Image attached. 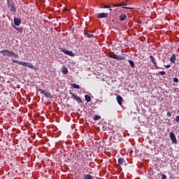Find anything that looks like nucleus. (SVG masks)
I'll list each match as a JSON object with an SVG mask.
<instances>
[{"label":"nucleus","mask_w":179,"mask_h":179,"mask_svg":"<svg viewBox=\"0 0 179 179\" xmlns=\"http://www.w3.org/2000/svg\"><path fill=\"white\" fill-rule=\"evenodd\" d=\"M85 34L87 35V37L88 38H93V37H94V35L90 34V33L89 31H85Z\"/></svg>","instance_id":"nucleus-14"},{"label":"nucleus","mask_w":179,"mask_h":179,"mask_svg":"<svg viewBox=\"0 0 179 179\" xmlns=\"http://www.w3.org/2000/svg\"><path fill=\"white\" fill-rule=\"evenodd\" d=\"M12 62L14 64H18V65H22L23 66H27V68H30V69H33V71H36L37 69V67L34 66L33 64L29 63V62H19L17 59H12Z\"/></svg>","instance_id":"nucleus-1"},{"label":"nucleus","mask_w":179,"mask_h":179,"mask_svg":"<svg viewBox=\"0 0 179 179\" xmlns=\"http://www.w3.org/2000/svg\"><path fill=\"white\" fill-rule=\"evenodd\" d=\"M10 12H16V4L13 0H6Z\"/></svg>","instance_id":"nucleus-3"},{"label":"nucleus","mask_w":179,"mask_h":179,"mask_svg":"<svg viewBox=\"0 0 179 179\" xmlns=\"http://www.w3.org/2000/svg\"><path fill=\"white\" fill-rule=\"evenodd\" d=\"M173 82H176V83H178L179 82L178 78L177 77L173 78Z\"/></svg>","instance_id":"nucleus-28"},{"label":"nucleus","mask_w":179,"mask_h":179,"mask_svg":"<svg viewBox=\"0 0 179 179\" xmlns=\"http://www.w3.org/2000/svg\"><path fill=\"white\" fill-rule=\"evenodd\" d=\"M175 121L179 122V115L176 117Z\"/></svg>","instance_id":"nucleus-32"},{"label":"nucleus","mask_w":179,"mask_h":179,"mask_svg":"<svg viewBox=\"0 0 179 179\" xmlns=\"http://www.w3.org/2000/svg\"><path fill=\"white\" fill-rule=\"evenodd\" d=\"M42 94H44V96L45 97H48V99H51V94L48 93V92H42Z\"/></svg>","instance_id":"nucleus-18"},{"label":"nucleus","mask_w":179,"mask_h":179,"mask_svg":"<svg viewBox=\"0 0 179 179\" xmlns=\"http://www.w3.org/2000/svg\"><path fill=\"white\" fill-rule=\"evenodd\" d=\"M83 178L84 179H92V178H93V176H92V175H90V174H85L83 176Z\"/></svg>","instance_id":"nucleus-19"},{"label":"nucleus","mask_w":179,"mask_h":179,"mask_svg":"<svg viewBox=\"0 0 179 179\" xmlns=\"http://www.w3.org/2000/svg\"><path fill=\"white\" fill-rule=\"evenodd\" d=\"M99 19H103V17H108V13H101L97 15Z\"/></svg>","instance_id":"nucleus-9"},{"label":"nucleus","mask_w":179,"mask_h":179,"mask_svg":"<svg viewBox=\"0 0 179 179\" xmlns=\"http://www.w3.org/2000/svg\"><path fill=\"white\" fill-rule=\"evenodd\" d=\"M127 6V3L125 2H122L120 3L114 4L113 8H115L117 6Z\"/></svg>","instance_id":"nucleus-16"},{"label":"nucleus","mask_w":179,"mask_h":179,"mask_svg":"<svg viewBox=\"0 0 179 179\" xmlns=\"http://www.w3.org/2000/svg\"><path fill=\"white\" fill-rule=\"evenodd\" d=\"M166 115L167 117H171L172 115L171 112H167Z\"/></svg>","instance_id":"nucleus-31"},{"label":"nucleus","mask_w":179,"mask_h":179,"mask_svg":"<svg viewBox=\"0 0 179 179\" xmlns=\"http://www.w3.org/2000/svg\"><path fill=\"white\" fill-rule=\"evenodd\" d=\"M59 50H62V52H63L64 54H66V55H69V57H75V54L72 51L66 50L62 48H59Z\"/></svg>","instance_id":"nucleus-5"},{"label":"nucleus","mask_w":179,"mask_h":179,"mask_svg":"<svg viewBox=\"0 0 179 179\" xmlns=\"http://www.w3.org/2000/svg\"><path fill=\"white\" fill-rule=\"evenodd\" d=\"M69 94L72 96V97H73L74 100H76V101L79 103H83V101H82V99L80 97H78L72 92H69Z\"/></svg>","instance_id":"nucleus-6"},{"label":"nucleus","mask_w":179,"mask_h":179,"mask_svg":"<svg viewBox=\"0 0 179 179\" xmlns=\"http://www.w3.org/2000/svg\"><path fill=\"white\" fill-rule=\"evenodd\" d=\"M20 23H22V20L19 18H14V24L15 26H20Z\"/></svg>","instance_id":"nucleus-10"},{"label":"nucleus","mask_w":179,"mask_h":179,"mask_svg":"<svg viewBox=\"0 0 179 179\" xmlns=\"http://www.w3.org/2000/svg\"><path fill=\"white\" fill-rule=\"evenodd\" d=\"M100 8H109L110 10H111V7H110V6H106V5H104L103 6H101Z\"/></svg>","instance_id":"nucleus-26"},{"label":"nucleus","mask_w":179,"mask_h":179,"mask_svg":"<svg viewBox=\"0 0 179 179\" xmlns=\"http://www.w3.org/2000/svg\"><path fill=\"white\" fill-rule=\"evenodd\" d=\"M85 99L87 103H90V101H92V98L88 94L85 95Z\"/></svg>","instance_id":"nucleus-15"},{"label":"nucleus","mask_w":179,"mask_h":179,"mask_svg":"<svg viewBox=\"0 0 179 179\" xmlns=\"http://www.w3.org/2000/svg\"><path fill=\"white\" fill-rule=\"evenodd\" d=\"M116 100L119 104V106H122V101H124V99L120 95H117Z\"/></svg>","instance_id":"nucleus-8"},{"label":"nucleus","mask_w":179,"mask_h":179,"mask_svg":"<svg viewBox=\"0 0 179 179\" xmlns=\"http://www.w3.org/2000/svg\"><path fill=\"white\" fill-rule=\"evenodd\" d=\"M176 54L173 53L170 58V62H171V64H176Z\"/></svg>","instance_id":"nucleus-13"},{"label":"nucleus","mask_w":179,"mask_h":179,"mask_svg":"<svg viewBox=\"0 0 179 179\" xmlns=\"http://www.w3.org/2000/svg\"><path fill=\"white\" fill-rule=\"evenodd\" d=\"M14 29H15V30H17V31H22V29L20 27H13Z\"/></svg>","instance_id":"nucleus-27"},{"label":"nucleus","mask_w":179,"mask_h":179,"mask_svg":"<svg viewBox=\"0 0 179 179\" xmlns=\"http://www.w3.org/2000/svg\"><path fill=\"white\" fill-rule=\"evenodd\" d=\"M129 63L130 66H131L132 68H135V63L134 62V61L129 60Z\"/></svg>","instance_id":"nucleus-23"},{"label":"nucleus","mask_w":179,"mask_h":179,"mask_svg":"<svg viewBox=\"0 0 179 179\" xmlns=\"http://www.w3.org/2000/svg\"><path fill=\"white\" fill-rule=\"evenodd\" d=\"M0 79H1V76H0Z\"/></svg>","instance_id":"nucleus-39"},{"label":"nucleus","mask_w":179,"mask_h":179,"mask_svg":"<svg viewBox=\"0 0 179 179\" xmlns=\"http://www.w3.org/2000/svg\"><path fill=\"white\" fill-rule=\"evenodd\" d=\"M127 19V15L125 14H122L120 16V20H121V22H124V20H125Z\"/></svg>","instance_id":"nucleus-17"},{"label":"nucleus","mask_w":179,"mask_h":179,"mask_svg":"<svg viewBox=\"0 0 179 179\" xmlns=\"http://www.w3.org/2000/svg\"><path fill=\"white\" fill-rule=\"evenodd\" d=\"M171 65L170 64H167L166 66H165L166 68L169 69V68H171Z\"/></svg>","instance_id":"nucleus-36"},{"label":"nucleus","mask_w":179,"mask_h":179,"mask_svg":"<svg viewBox=\"0 0 179 179\" xmlns=\"http://www.w3.org/2000/svg\"><path fill=\"white\" fill-rule=\"evenodd\" d=\"M70 31H72V33H73V31H75V28H70Z\"/></svg>","instance_id":"nucleus-35"},{"label":"nucleus","mask_w":179,"mask_h":179,"mask_svg":"<svg viewBox=\"0 0 179 179\" xmlns=\"http://www.w3.org/2000/svg\"><path fill=\"white\" fill-rule=\"evenodd\" d=\"M169 138H170L172 143L177 145V143H178L177 137H176V134L173 132H170Z\"/></svg>","instance_id":"nucleus-4"},{"label":"nucleus","mask_w":179,"mask_h":179,"mask_svg":"<svg viewBox=\"0 0 179 179\" xmlns=\"http://www.w3.org/2000/svg\"><path fill=\"white\" fill-rule=\"evenodd\" d=\"M157 100H158L159 101H164V98L162 96H157Z\"/></svg>","instance_id":"nucleus-25"},{"label":"nucleus","mask_w":179,"mask_h":179,"mask_svg":"<svg viewBox=\"0 0 179 179\" xmlns=\"http://www.w3.org/2000/svg\"><path fill=\"white\" fill-rule=\"evenodd\" d=\"M123 9H134V8H130V7H122Z\"/></svg>","instance_id":"nucleus-34"},{"label":"nucleus","mask_w":179,"mask_h":179,"mask_svg":"<svg viewBox=\"0 0 179 179\" xmlns=\"http://www.w3.org/2000/svg\"><path fill=\"white\" fill-rule=\"evenodd\" d=\"M125 58H126L125 56L118 55L117 59H120V61H124L125 60Z\"/></svg>","instance_id":"nucleus-22"},{"label":"nucleus","mask_w":179,"mask_h":179,"mask_svg":"<svg viewBox=\"0 0 179 179\" xmlns=\"http://www.w3.org/2000/svg\"><path fill=\"white\" fill-rule=\"evenodd\" d=\"M124 163H125V160L124 159V158H119L118 159V164H124Z\"/></svg>","instance_id":"nucleus-21"},{"label":"nucleus","mask_w":179,"mask_h":179,"mask_svg":"<svg viewBox=\"0 0 179 179\" xmlns=\"http://www.w3.org/2000/svg\"><path fill=\"white\" fill-rule=\"evenodd\" d=\"M150 59L151 62H152L153 65L155 66V68L159 69V66H157V62H156V58L153 57L152 55L150 56Z\"/></svg>","instance_id":"nucleus-7"},{"label":"nucleus","mask_w":179,"mask_h":179,"mask_svg":"<svg viewBox=\"0 0 179 179\" xmlns=\"http://www.w3.org/2000/svg\"><path fill=\"white\" fill-rule=\"evenodd\" d=\"M64 10L66 11V10H68V9H67V8H65Z\"/></svg>","instance_id":"nucleus-37"},{"label":"nucleus","mask_w":179,"mask_h":179,"mask_svg":"<svg viewBox=\"0 0 179 179\" xmlns=\"http://www.w3.org/2000/svg\"><path fill=\"white\" fill-rule=\"evenodd\" d=\"M36 90H38V92H41V93H43V92H45L44 90H43L38 87H36Z\"/></svg>","instance_id":"nucleus-33"},{"label":"nucleus","mask_w":179,"mask_h":179,"mask_svg":"<svg viewBox=\"0 0 179 179\" xmlns=\"http://www.w3.org/2000/svg\"><path fill=\"white\" fill-rule=\"evenodd\" d=\"M108 57H110V58H113V59H117L118 55L114 54V52H112L108 53Z\"/></svg>","instance_id":"nucleus-12"},{"label":"nucleus","mask_w":179,"mask_h":179,"mask_svg":"<svg viewBox=\"0 0 179 179\" xmlns=\"http://www.w3.org/2000/svg\"><path fill=\"white\" fill-rule=\"evenodd\" d=\"M62 72L63 75H68V68H66L65 66H63L62 67Z\"/></svg>","instance_id":"nucleus-11"},{"label":"nucleus","mask_w":179,"mask_h":179,"mask_svg":"<svg viewBox=\"0 0 179 179\" xmlns=\"http://www.w3.org/2000/svg\"><path fill=\"white\" fill-rule=\"evenodd\" d=\"M159 75H162V76H163V75H166V71H160Z\"/></svg>","instance_id":"nucleus-30"},{"label":"nucleus","mask_w":179,"mask_h":179,"mask_svg":"<svg viewBox=\"0 0 179 179\" xmlns=\"http://www.w3.org/2000/svg\"><path fill=\"white\" fill-rule=\"evenodd\" d=\"M101 116L100 115H96L94 117V121H98V120H101Z\"/></svg>","instance_id":"nucleus-24"},{"label":"nucleus","mask_w":179,"mask_h":179,"mask_svg":"<svg viewBox=\"0 0 179 179\" xmlns=\"http://www.w3.org/2000/svg\"><path fill=\"white\" fill-rule=\"evenodd\" d=\"M162 179H167V176H166L165 174H162Z\"/></svg>","instance_id":"nucleus-29"},{"label":"nucleus","mask_w":179,"mask_h":179,"mask_svg":"<svg viewBox=\"0 0 179 179\" xmlns=\"http://www.w3.org/2000/svg\"><path fill=\"white\" fill-rule=\"evenodd\" d=\"M71 86L73 87V89H80V86H79L78 84L71 83Z\"/></svg>","instance_id":"nucleus-20"},{"label":"nucleus","mask_w":179,"mask_h":179,"mask_svg":"<svg viewBox=\"0 0 179 179\" xmlns=\"http://www.w3.org/2000/svg\"><path fill=\"white\" fill-rule=\"evenodd\" d=\"M178 113H179V110L178 111Z\"/></svg>","instance_id":"nucleus-38"},{"label":"nucleus","mask_w":179,"mask_h":179,"mask_svg":"<svg viewBox=\"0 0 179 179\" xmlns=\"http://www.w3.org/2000/svg\"><path fill=\"white\" fill-rule=\"evenodd\" d=\"M0 54H2L3 57H12V58H17L19 55H17L13 51H10L9 50H3L0 51Z\"/></svg>","instance_id":"nucleus-2"}]
</instances>
